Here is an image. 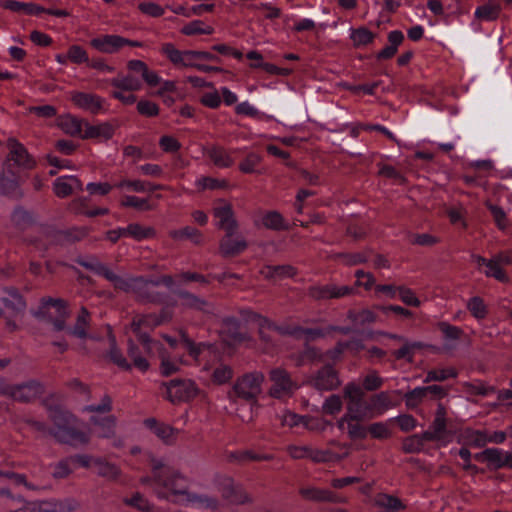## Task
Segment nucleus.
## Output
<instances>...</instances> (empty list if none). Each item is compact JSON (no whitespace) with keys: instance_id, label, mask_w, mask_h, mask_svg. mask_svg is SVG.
Instances as JSON below:
<instances>
[{"instance_id":"052dcab7","label":"nucleus","mask_w":512,"mask_h":512,"mask_svg":"<svg viewBox=\"0 0 512 512\" xmlns=\"http://www.w3.org/2000/svg\"><path fill=\"white\" fill-rule=\"evenodd\" d=\"M464 437L469 444L476 447H483L488 443V435L484 431L466 429L464 431Z\"/></svg>"},{"instance_id":"f03ea898","label":"nucleus","mask_w":512,"mask_h":512,"mask_svg":"<svg viewBox=\"0 0 512 512\" xmlns=\"http://www.w3.org/2000/svg\"><path fill=\"white\" fill-rule=\"evenodd\" d=\"M43 405L48 419L53 424L51 435L58 442L73 447L87 445L90 442L89 435L74 426L76 417L71 412L62 406L51 405L47 401Z\"/></svg>"},{"instance_id":"2eb2a0df","label":"nucleus","mask_w":512,"mask_h":512,"mask_svg":"<svg viewBox=\"0 0 512 512\" xmlns=\"http://www.w3.org/2000/svg\"><path fill=\"white\" fill-rule=\"evenodd\" d=\"M7 148L9 153L7 159L12 161L16 166L23 169L34 168L36 162L33 157L28 153L27 149L16 138H9L7 140Z\"/></svg>"},{"instance_id":"423d86ee","label":"nucleus","mask_w":512,"mask_h":512,"mask_svg":"<svg viewBox=\"0 0 512 512\" xmlns=\"http://www.w3.org/2000/svg\"><path fill=\"white\" fill-rule=\"evenodd\" d=\"M271 387L268 394L276 399L290 397L299 388L291 374L284 368L276 367L269 371Z\"/></svg>"},{"instance_id":"6ab92c4d","label":"nucleus","mask_w":512,"mask_h":512,"mask_svg":"<svg viewBox=\"0 0 512 512\" xmlns=\"http://www.w3.org/2000/svg\"><path fill=\"white\" fill-rule=\"evenodd\" d=\"M176 295L181 301V306L184 308L197 310L207 315H213L215 313L216 308L213 303L189 291L179 290L176 292Z\"/></svg>"},{"instance_id":"a878e982","label":"nucleus","mask_w":512,"mask_h":512,"mask_svg":"<svg viewBox=\"0 0 512 512\" xmlns=\"http://www.w3.org/2000/svg\"><path fill=\"white\" fill-rule=\"evenodd\" d=\"M93 466L98 476L108 481L116 482L122 475L121 469L114 463L106 461L104 458H94Z\"/></svg>"},{"instance_id":"ea45409f","label":"nucleus","mask_w":512,"mask_h":512,"mask_svg":"<svg viewBox=\"0 0 512 512\" xmlns=\"http://www.w3.org/2000/svg\"><path fill=\"white\" fill-rule=\"evenodd\" d=\"M261 273L265 276V278H291L294 277L297 273L295 267L291 265H277V266H266Z\"/></svg>"},{"instance_id":"a18cd8bd","label":"nucleus","mask_w":512,"mask_h":512,"mask_svg":"<svg viewBox=\"0 0 512 512\" xmlns=\"http://www.w3.org/2000/svg\"><path fill=\"white\" fill-rule=\"evenodd\" d=\"M0 193L9 196L14 199H20L23 197V192L20 189L19 183L10 178H0Z\"/></svg>"},{"instance_id":"cd10ccee","label":"nucleus","mask_w":512,"mask_h":512,"mask_svg":"<svg viewBox=\"0 0 512 512\" xmlns=\"http://www.w3.org/2000/svg\"><path fill=\"white\" fill-rule=\"evenodd\" d=\"M205 154L216 167L228 168L234 164V159L224 147L211 146L205 150Z\"/></svg>"},{"instance_id":"79ce46f5","label":"nucleus","mask_w":512,"mask_h":512,"mask_svg":"<svg viewBox=\"0 0 512 512\" xmlns=\"http://www.w3.org/2000/svg\"><path fill=\"white\" fill-rule=\"evenodd\" d=\"M234 375L233 368L225 363L220 362L211 373V380L216 385H224L228 383Z\"/></svg>"},{"instance_id":"4d7b16f0","label":"nucleus","mask_w":512,"mask_h":512,"mask_svg":"<svg viewBox=\"0 0 512 512\" xmlns=\"http://www.w3.org/2000/svg\"><path fill=\"white\" fill-rule=\"evenodd\" d=\"M203 22L200 20H194L187 25H185L181 29V33L184 35H197V34H206L210 35L213 33L214 29L211 26L203 27Z\"/></svg>"},{"instance_id":"393cba45","label":"nucleus","mask_w":512,"mask_h":512,"mask_svg":"<svg viewBox=\"0 0 512 512\" xmlns=\"http://www.w3.org/2000/svg\"><path fill=\"white\" fill-rule=\"evenodd\" d=\"M222 333L227 340L232 343L243 342L248 339V335L241 331V323L235 317H226L222 320Z\"/></svg>"},{"instance_id":"c03bdc74","label":"nucleus","mask_w":512,"mask_h":512,"mask_svg":"<svg viewBox=\"0 0 512 512\" xmlns=\"http://www.w3.org/2000/svg\"><path fill=\"white\" fill-rule=\"evenodd\" d=\"M128 356L133 361V365L142 372H146L149 369V362L143 356L140 349L134 344L133 341L128 342L127 349Z\"/></svg>"},{"instance_id":"a211bd4d","label":"nucleus","mask_w":512,"mask_h":512,"mask_svg":"<svg viewBox=\"0 0 512 512\" xmlns=\"http://www.w3.org/2000/svg\"><path fill=\"white\" fill-rule=\"evenodd\" d=\"M125 37L116 34H105L90 40L95 50L104 54H115L125 46Z\"/></svg>"},{"instance_id":"a19ab883","label":"nucleus","mask_w":512,"mask_h":512,"mask_svg":"<svg viewBox=\"0 0 512 512\" xmlns=\"http://www.w3.org/2000/svg\"><path fill=\"white\" fill-rule=\"evenodd\" d=\"M58 126L66 133L71 136H83L82 132V121L72 115H65L58 119Z\"/></svg>"},{"instance_id":"7ed1b4c3","label":"nucleus","mask_w":512,"mask_h":512,"mask_svg":"<svg viewBox=\"0 0 512 512\" xmlns=\"http://www.w3.org/2000/svg\"><path fill=\"white\" fill-rule=\"evenodd\" d=\"M265 376L260 371H252L238 377L229 392V397H237L248 402H256L262 392Z\"/></svg>"},{"instance_id":"39448f33","label":"nucleus","mask_w":512,"mask_h":512,"mask_svg":"<svg viewBox=\"0 0 512 512\" xmlns=\"http://www.w3.org/2000/svg\"><path fill=\"white\" fill-rule=\"evenodd\" d=\"M152 283L153 280L144 277H120L115 289L133 293L141 302H158L161 300V295L152 290L155 287Z\"/></svg>"},{"instance_id":"3c124183","label":"nucleus","mask_w":512,"mask_h":512,"mask_svg":"<svg viewBox=\"0 0 512 512\" xmlns=\"http://www.w3.org/2000/svg\"><path fill=\"white\" fill-rule=\"evenodd\" d=\"M427 442L422 434H414L405 438L402 442V449L405 453H417L420 452L424 443Z\"/></svg>"},{"instance_id":"4468645a","label":"nucleus","mask_w":512,"mask_h":512,"mask_svg":"<svg viewBox=\"0 0 512 512\" xmlns=\"http://www.w3.org/2000/svg\"><path fill=\"white\" fill-rule=\"evenodd\" d=\"M45 392L44 385L37 380H29L15 384L12 400L20 403H31Z\"/></svg>"},{"instance_id":"473e14b6","label":"nucleus","mask_w":512,"mask_h":512,"mask_svg":"<svg viewBox=\"0 0 512 512\" xmlns=\"http://www.w3.org/2000/svg\"><path fill=\"white\" fill-rule=\"evenodd\" d=\"M169 236L176 241L190 240L196 245H200L203 242V235L201 231L191 226L171 230L169 232Z\"/></svg>"},{"instance_id":"f3484780","label":"nucleus","mask_w":512,"mask_h":512,"mask_svg":"<svg viewBox=\"0 0 512 512\" xmlns=\"http://www.w3.org/2000/svg\"><path fill=\"white\" fill-rule=\"evenodd\" d=\"M77 263L83 268L104 277L111 282L115 287L121 276L113 272L107 265L102 263L96 256L89 255L86 257H79Z\"/></svg>"},{"instance_id":"338daca9","label":"nucleus","mask_w":512,"mask_h":512,"mask_svg":"<svg viewBox=\"0 0 512 512\" xmlns=\"http://www.w3.org/2000/svg\"><path fill=\"white\" fill-rule=\"evenodd\" d=\"M438 328L447 340H458L464 334L460 327L451 325L448 322L438 323Z\"/></svg>"},{"instance_id":"72a5a7b5","label":"nucleus","mask_w":512,"mask_h":512,"mask_svg":"<svg viewBox=\"0 0 512 512\" xmlns=\"http://www.w3.org/2000/svg\"><path fill=\"white\" fill-rule=\"evenodd\" d=\"M1 6L13 12L23 11L27 15H38L45 11V8L34 3H23L15 0H3Z\"/></svg>"},{"instance_id":"20e7f679","label":"nucleus","mask_w":512,"mask_h":512,"mask_svg":"<svg viewBox=\"0 0 512 512\" xmlns=\"http://www.w3.org/2000/svg\"><path fill=\"white\" fill-rule=\"evenodd\" d=\"M365 392L355 382H348L343 388V398L346 401V413L357 420L372 419L369 415V403L364 400Z\"/></svg>"},{"instance_id":"1a4fd4ad","label":"nucleus","mask_w":512,"mask_h":512,"mask_svg":"<svg viewBox=\"0 0 512 512\" xmlns=\"http://www.w3.org/2000/svg\"><path fill=\"white\" fill-rule=\"evenodd\" d=\"M164 385L167 390V399L172 403L189 401L199 393L195 382L189 379H173Z\"/></svg>"},{"instance_id":"58836bf2","label":"nucleus","mask_w":512,"mask_h":512,"mask_svg":"<svg viewBox=\"0 0 512 512\" xmlns=\"http://www.w3.org/2000/svg\"><path fill=\"white\" fill-rule=\"evenodd\" d=\"M85 133L82 136V138H96L100 137L105 140L111 139L114 135V128L109 123H103L100 125H89L88 123H85Z\"/></svg>"},{"instance_id":"f8f14e48","label":"nucleus","mask_w":512,"mask_h":512,"mask_svg":"<svg viewBox=\"0 0 512 512\" xmlns=\"http://www.w3.org/2000/svg\"><path fill=\"white\" fill-rule=\"evenodd\" d=\"M213 216L218 219L217 227L225 233L236 232L238 223L234 215L232 205L220 199L212 209Z\"/></svg>"},{"instance_id":"9d476101","label":"nucleus","mask_w":512,"mask_h":512,"mask_svg":"<svg viewBox=\"0 0 512 512\" xmlns=\"http://www.w3.org/2000/svg\"><path fill=\"white\" fill-rule=\"evenodd\" d=\"M161 53L178 68H195L198 63L196 50H179L172 43H164Z\"/></svg>"},{"instance_id":"0e129e2a","label":"nucleus","mask_w":512,"mask_h":512,"mask_svg":"<svg viewBox=\"0 0 512 512\" xmlns=\"http://www.w3.org/2000/svg\"><path fill=\"white\" fill-rule=\"evenodd\" d=\"M69 61L74 64L88 63L89 58L86 50L79 45H72L67 51Z\"/></svg>"},{"instance_id":"774afa93","label":"nucleus","mask_w":512,"mask_h":512,"mask_svg":"<svg viewBox=\"0 0 512 512\" xmlns=\"http://www.w3.org/2000/svg\"><path fill=\"white\" fill-rule=\"evenodd\" d=\"M363 390L375 391L383 385V379L378 375L377 371H370L363 379Z\"/></svg>"},{"instance_id":"4c0bfd02","label":"nucleus","mask_w":512,"mask_h":512,"mask_svg":"<svg viewBox=\"0 0 512 512\" xmlns=\"http://www.w3.org/2000/svg\"><path fill=\"white\" fill-rule=\"evenodd\" d=\"M505 452L498 448H488L475 455L477 460L486 461L495 469L503 468Z\"/></svg>"},{"instance_id":"ddd939ff","label":"nucleus","mask_w":512,"mask_h":512,"mask_svg":"<svg viewBox=\"0 0 512 512\" xmlns=\"http://www.w3.org/2000/svg\"><path fill=\"white\" fill-rule=\"evenodd\" d=\"M426 441H448L451 435L447 433L446 408L442 403H438L434 420L430 429L423 432Z\"/></svg>"},{"instance_id":"864d4df0","label":"nucleus","mask_w":512,"mask_h":512,"mask_svg":"<svg viewBox=\"0 0 512 512\" xmlns=\"http://www.w3.org/2000/svg\"><path fill=\"white\" fill-rule=\"evenodd\" d=\"M343 408L342 397L338 394L328 396L322 405V412L327 415H336Z\"/></svg>"},{"instance_id":"6e6d98bb","label":"nucleus","mask_w":512,"mask_h":512,"mask_svg":"<svg viewBox=\"0 0 512 512\" xmlns=\"http://www.w3.org/2000/svg\"><path fill=\"white\" fill-rule=\"evenodd\" d=\"M500 13L499 6L491 5V4H485L482 6H479L475 11V17L479 20L484 21H493L497 19Z\"/></svg>"},{"instance_id":"8fccbe9b","label":"nucleus","mask_w":512,"mask_h":512,"mask_svg":"<svg viewBox=\"0 0 512 512\" xmlns=\"http://www.w3.org/2000/svg\"><path fill=\"white\" fill-rule=\"evenodd\" d=\"M376 504L386 512H395L404 508L399 498L387 494L379 495L376 498Z\"/></svg>"},{"instance_id":"2f4dec72","label":"nucleus","mask_w":512,"mask_h":512,"mask_svg":"<svg viewBox=\"0 0 512 512\" xmlns=\"http://www.w3.org/2000/svg\"><path fill=\"white\" fill-rule=\"evenodd\" d=\"M377 309L374 307L372 309H361L357 310H348L347 318L357 326H365L368 324H373L377 321L378 316L376 314Z\"/></svg>"},{"instance_id":"c85d7f7f","label":"nucleus","mask_w":512,"mask_h":512,"mask_svg":"<svg viewBox=\"0 0 512 512\" xmlns=\"http://www.w3.org/2000/svg\"><path fill=\"white\" fill-rule=\"evenodd\" d=\"M337 446L342 450V453H335L331 450H313L311 451V459L315 462H331L339 461L348 457L350 449L347 444L337 443Z\"/></svg>"},{"instance_id":"f257e3e1","label":"nucleus","mask_w":512,"mask_h":512,"mask_svg":"<svg viewBox=\"0 0 512 512\" xmlns=\"http://www.w3.org/2000/svg\"><path fill=\"white\" fill-rule=\"evenodd\" d=\"M151 476H143L140 483L149 486L160 499L168 500L170 495H187L186 478L162 459L150 457Z\"/></svg>"},{"instance_id":"9b49d317","label":"nucleus","mask_w":512,"mask_h":512,"mask_svg":"<svg viewBox=\"0 0 512 512\" xmlns=\"http://www.w3.org/2000/svg\"><path fill=\"white\" fill-rule=\"evenodd\" d=\"M164 319H158L153 314L149 315H136L131 322L132 331L138 336L139 341L142 343L144 351L149 354L151 351V345L161 346L159 342H153L145 333H141L143 326L154 327L162 324Z\"/></svg>"},{"instance_id":"37998d69","label":"nucleus","mask_w":512,"mask_h":512,"mask_svg":"<svg viewBox=\"0 0 512 512\" xmlns=\"http://www.w3.org/2000/svg\"><path fill=\"white\" fill-rule=\"evenodd\" d=\"M230 462L245 463L247 461H267L272 457L270 455H259L249 450L230 452L227 455Z\"/></svg>"},{"instance_id":"e2e57ef3","label":"nucleus","mask_w":512,"mask_h":512,"mask_svg":"<svg viewBox=\"0 0 512 512\" xmlns=\"http://www.w3.org/2000/svg\"><path fill=\"white\" fill-rule=\"evenodd\" d=\"M427 396L423 387H417L411 391H408L404 395L405 403L408 408L417 407Z\"/></svg>"},{"instance_id":"6e6552de","label":"nucleus","mask_w":512,"mask_h":512,"mask_svg":"<svg viewBox=\"0 0 512 512\" xmlns=\"http://www.w3.org/2000/svg\"><path fill=\"white\" fill-rule=\"evenodd\" d=\"M307 383L318 391H333L341 386L342 381L339 372L332 365L327 364L318 369Z\"/></svg>"},{"instance_id":"aec40b11","label":"nucleus","mask_w":512,"mask_h":512,"mask_svg":"<svg viewBox=\"0 0 512 512\" xmlns=\"http://www.w3.org/2000/svg\"><path fill=\"white\" fill-rule=\"evenodd\" d=\"M235 232L225 233L219 242V252L224 258L235 257L244 252L248 244L244 237H233Z\"/></svg>"},{"instance_id":"f704fd0d","label":"nucleus","mask_w":512,"mask_h":512,"mask_svg":"<svg viewBox=\"0 0 512 512\" xmlns=\"http://www.w3.org/2000/svg\"><path fill=\"white\" fill-rule=\"evenodd\" d=\"M5 293L6 296L2 298V303L7 309L15 314L24 311L26 307L25 300L16 289H6Z\"/></svg>"},{"instance_id":"0eeeda50","label":"nucleus","mask_w":512,"mask_h":512,"mask_svg":"<svg viewBox=\"0 0 512 512\" xmlns=\"http://www.w3.org/2000/svg\"><path fill=\"white\" fill-rule=\"evenodd\" d=\"M217 484L222 497L234 505H246L253 503V497L245 488L234 482L231 477L220 476L217 478Z\"/></svg>"},{"instance_id":"49530a36","label":"nucleus","mask_w":512,"mask_h":512,"mask_svg":"<svg viewBox=\"0 0 512 512\" xmlns=\"http://www.w3.org/2000/svg\"><path fill=\"white\" fill-rule=\"evenodd\" d=\"M457 375H458V372L453 367L432 369L427 372L424 382L425 383H429L432 381L442 382L448 378H456Z\"/></svg>"},{"instance_id":"bf43d9fd","label":"nucleus","mask_w":512,"mask_h":512,"mask_svg":"<svg viewBox=\"0 0 512 512\" xmlns=\"http://www.w3.org/2000/svg\"><path fill=\"white\" fill-rule=\"evenodd\" d=\"M121 205L124 207H133L141 211H148L153 209V207L150 205L147 199L131 195L124 196V198L121 201Z\"/></svg>"},{"instance_id":"680f3d73","label":"nucleus","mask_w":512,"mask_h":512,"mask_svg":"<svg viewBox=\"0 0 512 512\" xmlns=\"http://www.w3.org/2000/svg\"><path fill=\"white\" fill-rule=\"evenodd\" d=\"M262 158L256 153H249L239 164L241 172L250 174L256 172V167L260 164Z\"/></svg>"},{"instance_id":"5fc2aeb1","label":"nucleus","mask_w":512,"mask_h":512,"mask_svg":"<svg viewBox=\"0 0 512 512\" xmlns=\"http://www.w3.org/2000/svg\"><path fill=\"white\" fill-rule=\"evenodd\" d=\"M262 224L267 229L282 230L285 229L284 219L277 211H269L262 217Z\"/></svg>"},{"instance_id":"bb28decb","label":"nucleus","mask_w":512,"mask_h":512,"mask_svg":"<svg viewBox=\"0 0 512 512\" xmlns=\"http://www.w3.org/2000/svg\"><path fill=\"white\" fill-rule=\"evenodd\" d=\"M91 323V314L86 307L82 306L77 314L75 323L68 333L80 339L88 337V328Z\"/></svg>"},{"instance_id":"dca6fc26","label":"nucleus","mask_w":512,"mask_h":512,"mask_svg":"<svg viewBox=\"0 0 512 512\" xmlns=\"http://www.w3.org/2000/svg\"><path fill=\"white\" fill-rule=\"evenodd\" d=\"M91 423L96 427L95 434L101 439H112L115 447H122L123 441L116 435V418L112 415L105 418L91 417Z\"/></svg>"},{"instance_id":"c756f323","label":"nucleus","mask_w":512,"mask_h":512,"mask_svg":"<svg viewBox=\"0 0 512 512\" xmlns=\"http://www.w3.org/2000/svg\"><path fill=\"white\" fill-rule=\"evenodd\" d=\"M110 84L119 90L135 92L142 88V82L139 78L129 74H118L117 77L110 80Z\"/></svg>"},{"instance_id":"de8ad7c7","label":"nucleus","mask_w":512,"mask_h":512,"mask_svg":"<svg viewBox=\"0 0 512 512\" xmlns=\"http://www.w3.org/2000/svg\"><path fill=\"white\" fill-rule=\"evenodd\" d=\"M12 222L18 229H26L34 223L33 216L30 212L22 207H17L12 213Z\"/></svg>"},{"instance_id":"b1692460","label":"nucleus","mask_w":512,"mask_h":512,"mask_svg":"<svg viewBox=\"0 0 512 512\" xmlns=\"http://www.w3.org/2000/svg\"><path fill=\"white\" fill-rule=\"evenodd\" d=\"M299 494L306 500L315 502L340 503L343 501L333 491L317 487H303L299 490Z\"/></svg>"},{"instance_id":"7c9ffc66","label":"nucleus","mask_w":512,"mask_h":512,"mask_svg":"<svg viewBox=\"0 0 512 512\" xmlns=\"http://www.w3.org/2000/svg\"><path fill=\"white\" fill-rule=\"evenodd\" d=\"M393 406L394 404L388 392L374 394L369 402V415H373V417L375 414L381 415Z\"/></svg>"},{"instance_id":"69168bd1","label":"nucleus","mask_w":512,"mask_h":512,"mask_svg":"<svg viewBox=\"0 0 512 512\" xmlns=\"http://www.w3.org/2000/svg\"><path fill=\"white\" fill-rule=\"evenodd\" d=\"M138 9L141 13L154 18L161 17L165 12L162 6L152 1L139 3Z\"/></svg>"},{"instance_id":"c9c22d12","label":"nucleus","mask_w":512,"mask_h":512,"mask_svg":"<svg viewBox=\"0 0 512 512\" xmlns=\"http://www.w3.org/2000/svg\"><path fill=\"white\" fill-rule=\"evenodd\" d=\"M126 236L136 241H142L156 236V231L151 226H143L139 223H131L125 227Z\"/></svg>"},{"instance_id":"e433bc0d","label":"nucleus","mask_w":512,"mask_h":512,"mask_svg":"<svg viewBox=\"0 0 512 512\" xmlns=\"http://www.w3.org/2000/svg\"><path fill=\"white\" fill-rule=\"evenodd\" d=\"M49 307H54L57 311V314L69 311L68 310V302L62 298H52V297H43L40 300V308L35 313L37 318H45L46 312L45 310Z\"/></svg>"},{"instance_id":"09e8293b","label":"nucleus","mask_w":512,"mask_h":512,"mask_svg":"<svg viewBox=\"0 0 512 512\" xmlns=\"http://www.w3.org/2000/svg\"><path fill=\"white\" fill-rule=\"evenodd\" d=\"M483 273L486 277L494 278L499 282L507 283L509 281V277L504 268L498 265V263L492 258L489 259Z\"/></svg>"},{"instance_id":"13d9d810","label":"nucleus","mask_w":512,"mask_h":512,"mask_svg":"<svg viewBox=\"0 0 512 512\" xmlns=\"http://www.w3.org/2000/svg\"><path fill=\"white\" fill-rule=\"evenodd\" d=\"M374 37V33L364 27L355 29L351 33V40L357 47L371 43Z\"/></svg>"},{"instance_id":"4be33fe9","label":"nucleus","mask_w":512,"mask_h":512,"mask_svg":"<svg viewBox=\"0 0 512 512\" xmlns=\"http://www.w3.org/2000/svg\"><path fill=\"white\" fill-rule=\"evenodd\" d=\"M71 101L77 107L87 110L92 114H97L102 109L104 102V100L96 94L79 91L71 92Z\"/></svg>"},{"instance_id":"5701e85b","label":"nucleus","mask_w":512,"mask_h":512,"mask_svg":"<svg viewBox=\"0 0 512 512\" xmlns=\"http://www.w3.org/2000/svg\"><path fill=\"white\" fill-rule=\"evenodd\" d=\"M144 424L165 444H173L177 439V430L172 426L158 422L155 418H148Z\"/></svg>"},{"instance_id":"412c9836","label":"nucleus","mask_w":512,"mask_h":512,"mask_svg":"<svg viewBox=\"0 0 512 512\" xmlns=\"http://www.w3.org/2000/svg\"><path fill=\"white\" fill-rule=\"evenodd\" d=\"M79 191H83V183L73 175L58 177L53 183V192L59 198H66Z\"/></svg>"},{"instance_id":"603ef678","label":"nucleus","mask_w":512,"mask_h":512,"mask_svg":"<svg viewBox=\"0 0 512 512\" xmlns=\"http://www.w3.org/2000/svg\"><path fill=\"white\" fill-rule=\"evenodd\" d=\"M467 309L476 319H484L487 316L488 310L483 299L479 296L470 298L467 302Z\"/></svg>"}]
</instances>
